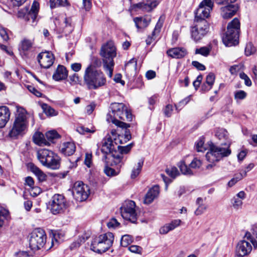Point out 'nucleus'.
<instances>
[{
  "label": "nucleus",
  "instance_id": "nucleus-3",
  "mask_svg": "<svg viewBox=\"0 0 257 257\" xmlns=\"http://www.w3.org/2000/svg\"><path fill=\"white\" fill-rule=\"evenodd\" d=\"M116 148L113 140L110 137L104 138L102 142L101 151L103 154L102 161L107 165H122V157L116 154Z\"/></svg>",
  "mask_w": 257,
  "mask_h": 257
},
{
  "label": "nucleus",
  "instance_id": "nucleus-7",
  "mask_svg": "<svg viewBox=\"0 0 257 257\" xmlns=\"http://www.w3.org/2000/svg\"><path fill=\"white\" fill-rule=\"evenodd\" d=\"M240 26L239 21L237 18L233 19L228 24L227 31L222 37L223 42L225 46L231 47L238 44Z\"/></svg>",
  "mask_w": 257,
  "mask_h": 257
},
{
  "label": "nucleus",
  "instance_id": "nucleus-48",
  "mask_svg": "<svg viewBox=\"0 0 257 257\" xmlns=\"http://www.w3.org/2000/svg\"><path fill=\"white\" fill-rule=\"evenodd\" d=\"M243 65L239 64L238 65H234L230 67L229 72L232 75L236 74V73L243 69Z\"/></svg>",
  "mask_w": 257,
  "mask_h": 257
},
{
  "label": "nucleus",
  "instance_id": "nucleus-54",
  "mask_svg": "<svg viewBox=\"0 0 257 257\" xmlns=\"http://www.w3.org/2000/svg\"><path fill=\"white\" fill-rule=\"evenodd\" d=\"M204 138H200L196 144V150L198 152H204L206 149L204 146Z\"/></svg>",
  "mask_w": 257,
  "mask_h": 257
},
{
  "label": "nucleus",
  "instance_id": "nucleus-22",
  "mask_svg": "<svg viewBox=\"0 0 257 257\" xmlns=\"http://www.w3.org/2000/svg\"><path fill=\"white\" fill-rule=\"evenodd\" d=\"M11 112L6 106H0V128L5 126L10 119Z\"/></svg>",
  "mask_w": 257,
  "mask_h": 257
},
{
  "label": "nucleus",
  "instance_id": "nucleus-16",
  "mask_svg": "<svg viewBox=\"0 0 257 257\" xmlns=\"http://www.w3.org/2000/svg\"><path fill=\"white\" fill-rule=\"evenodd\" d=\"M88 187L85 185L82 182L77 181L74 183L72 189V192L73 197L76 201L82 202L88 198Z\"/></svg>",
  "mask_w": 257,
  "mask_h": 257
},
{
  "label": "nucleus",
  "instance_id": "nucleus-51",
  "mask_svg": "<svg viewBox=\"0 0 257 257\" xmlns=\"http://www.w3.org/2000/svg\"><path fill=\"white\" fill-rule=\"evenodd\" d=\"M76 130L79 134L82 135H85L87 133H93L95 132V130H91L87 127H85L83 126L77 127Z\"/></svg>",
  "mask_w": 257,
  "mask_h": 257
},
{
  "label": "nucleus",
  "instance_id": "nucleus-15",
  "mask_svg": "<svg viewBox=\"0 0 257 257\" xmlns=\"http://www.w3.org/2000/svg\"><path fill=\"white\" fill-rule=\"evenodd\" d=\"M50 206L51 212L57 214L64 212L68 205L64 196L55 194L52 198Z\"/></svg>",
  "mask_w": 257,
  "mask_h": 257
},
{
  "label": "nucleus",
  "instance_id": "nucleus-28",
  "mask_svg": "<svg viewBox=\"0 0 257 257\" xmlns=\"http://www.w3.org/2000/svg\"><path fill=\"white\" fill-rule=\"evenodd\" d=\"M76 147L73 142H66L63 144L61 152L66 156H70L74 154Z\"/></svg>",
  "mask_w": 257,
  "mask_h": 257
},
{
  "label": "nucleus",
  "instance_id": "nucleus-45",
  "mask_svg": "<svg viewBox=\"0 0 257 257\" xmlns=\"http://www.w3.org/2000/svg\"><path fill=\"white\" fill-rule=\"evenodd\" d=\"M45 136L46 138L49 142H52L54 139L59 138V134L54 130L47 132Z\"/></svg>",
  "mask_w": 257,
  "mask_h": 257
},
{
  "label": "nucleus",
  "instance_id": "nucleus-55",
  "mask_svg": "<svg viewBox=\"0 0 257 257\" xmlns=\"http://www.w3.org/2000/svg\"><path fill=\"white\" fill-rule=\"evenodd\" d=\"M215 75L213 73H210L207 76H206V83L208 85H210L211 86V87H212L213 84H214V80H215Z\"/></svg>",
  "mask_w": 257,
  "mask_h": 257
},
{
  "label": "nucleus",
  "instance_id": "nucleus-63",
  "mask_svg": "<svg viewBox=\"0 0 257 257\" xmlns=\"http://www.w3.org/2000/svg\"><path fill=\"white\" fill-rule=\"evenodd\" d=\"M129 250L134 253H140L142 251V248L138 245H132L128 248Z\"/></svg>",
  "mask_w": 257,
  "mask_h": 257
},
{
  "label": "nucleus",
  "instance_id": "nucleus-13",
  "mask_svg": "<svg viewBox=\"0 0 257 257\" xmlns=\"http://www.w3.org/2000/svg\"><path fill=\"white\" fill-rule=\"evenodd\" d=\"M213 6V2L212 0H203L201 2L195 12V22L203 21L209 18Z\"/></svg>",
  "mask_w": 257,
  "mask_h": 257
},
{
  "label": "nucleus",
  "instance_id": "nucleus-33",
  "mask_svg": "<svg viewBox=\"0 0 257 257\" xmlns=\"http://www.w3.org/2000/svg\"><path fill=\"white\" fill-rule=\"evenodd\" d=\"M144 161L140 160L139 162L135 165L132 171L131 177L132 179L136 178L140 173L143 165Z\"/></svg>",
  "mask_w": 257,
  "mask_h": 257
},
{
  "label": "nucleus",
  "instance_id": "nucleus-8",
  "mask_svg": "<svg viewBox=\"0 0 257 257\" xmlns=\"http://www.w3.org/2000/svg\"><path fill=\"white\" fill-rule=\"evenodd\" d=\"M113 240L114 235L111 232L101 234L92 241L91 249L96 252H104L112 246Z\"/></svg>",
  "mask_w": 257,
  "mask_h": 257
},
{
  "label": "nucleus",
  "instance_id": "nucleus-30",
  "mask_svg": "<svg viewBox=\"0 0 257 257\" xmlns=\"http://www.w3.org/2000/svg\"><path fill=\"white\" fill-rule=\"evenodd\" d=\"M196 204L198 205V207L195 211V214L196 215L202 214L207 208V205L205 203V200L201 197L197 199Z\"/></svg>",
  "mask_w": 257,
  "mask_h": 257
},
{
  "label": "nucleus",
  "instance_id": "nucleus-59",
  "mask_svg": "<svg viewBox=\"0 0 257 257\" xmlns=\"http://www.w3.org/2000/svg\"><path fill=\"white\" fill-rule=\"evenodd\" d=\"M109 228H115L119 225V223L115 218H112L107 224Z\"/></svg>",
  "mask_w": 257,
  "mask_h": 257
},
{
  "label": "nucleus",
  "instance_id": "nucleus-11",
  "mask_svg": "<svg viewBox=\"0 0 257 257\" xmlns=\"http://www.w3.org/2000/svg\"><path fill=\"white\" fill-rule=\"evenodd\" d=\"M47 236L44 229L38 228L35 229L31 234L29 239L30 247L33 250L42 248L46 243Z\"/></svg>",
  "mask_w": 257,
  "mask_h": 257
},
{
  "label": "nucleus",
  "instance_id": "nucleus-52",
  "mask_svg": "<svg viewBox=\"0 0 257 257\" xmlns=\"http://www.w3.org/2000/svg\"><path fill=\"white\" fill-rule=\"evenodd\" d=\"M255 51V48L251 43H248L245 49V53L246 56H249L253 54Z\"/></svg>",
  "mask_w": 257,
  "mask_h": 257
},
{
  "label": "nucleus",
  "instance_id": "nucleus-35",
  "mask_svg": "<svg viewBox=\"0 0 257 257\" xmlns=\"http://www.w3.org/2000/svg\"><path fill=\"white\" fill-rule=\"evenodd\" d=\"M136 68L137 60L133 58L125 64L124 69L126 72H130L131 71H135Z\"/></svg>",
  "mask_w": 257,
  "mask_h": 257
},
{
  "label": "nucleus",
  "instance_id": "nucleus-6",
  "mask_svg": "<svg viewBox=\"0 0 257 257\" xmlns=\"http://www.w3.org/2000/svg\"><path fill=\"white\" fill-rule=\"evenodd\" d=\"M84 80L89 89H97L106 83L105 75L101 70L91 69L90 67L86 69Z\"/></svg>",
  "mask_w": 257,
  "mask_h": 257
},
{
  "label": "nucleus",
  "instance_id": "nucleus-39",
  "mask_svg": "<svg viewBox=\"0 0 257 257\" xmlns=\"http://www.w3.org/2000/svg\"><path fill=\"white\" fill-rule=\"evenodd\" d=\"M9 216V211L5 208L0 207V228L3 226L4 221Z\"/></svg>",
  "mask_w": 257,
  "mask_h": 257
},
{
  "label": "nucleus",
  "instance_id": "nucleus-36",
  "mask_svg": "<svg viewBox=\"0 0 257 257\" xmlns=\"http://www.w3.org/2000/svg\"><path fill=\"white\" fill-rule=\"evenodd\" d=\"M43 112L49 116H56L58 112L55 110L47 104H43L42 106Z\"/></svg>",
  "mask_w": 257,
  "mask_h": 257
},
{
  "label": "nucleus",
  "instance_id": "nucleus-49",
  "mask_svg": "<svg viewBox=\"0 0 257 257\" xmlns=\"http://www.w3.org/2000/svg\"><path fill=\"white\" fill-rule=\"evenodd\" d=\"M247 93L243 90H238L234 92V99L236 100H243L246 98Z\"/></svg>",
  "mask_w": 257,
  "mask_h": 257
},
{
  "label": "nucleus",
  "instance_id": "nucleus-31",
  "mask_svg": "<svg viewBox=\"0 0 257 257\" xmlns=\"http://www.w3.org/2000/svg\"><path fill=\"white\" fill-rule=\"evenodd\" d=\"M178 167L179 168L180 171L184 175H191L193 174L190 166L188 167L185 164L184 161H181L178 164Z\"/></svg>",
  "mask_w": 257,
  "mask_h": 257
},
{
  "label": "nucleus",
  "instance_id": "nucleus-21",
  "mask_svg": "<svg viewBox=\"0 0 257 257\" xmlns=\"http://www.w3.org/2000/svg\"><path fill=\"white\" fill-rule=\"evenodd\" d=\"M186 50L182 47L170 48L167 51V54L172 58L180 59L186 55Z\"/></svg>",
  "mask_w": 257,
  "mask_h": 257
},
{
  "label": "nucleus",
  "instance_id": "nucleus-25",
  "mask_svg": "<svg viewBox=\"0 0 257 257\" xmlns=\"http://www.w3.org/2000/svg\"><path fill=\"white\" fill-rule=\"evenodd\" d=\"M68 76V71L66 68L62 65H58L53 75V78L56 81L65 79Z\"/></svg>",
  "mask_w": 257,
  "mask_h": 257
},
{
  "label": "nucleus",
  "instance_id": "nucleus-32",
  "mask_svg": "<svg viewBox=\"0 0 257 257\" xmlns=\"http://www.w3.org/2000/svg\"><path fill=\"white\" fill-rule=\"evenodd\" d=\"M105 164L106 166L104 169V172L107 176L113 177L117 176L119 173L120 168L122 166V165L120 166L119 165H117L119 167L115 170L108 167L109 165H107L106 163Z\"/></svg>",
  "mask_w": 257,
  "mask_h": 257
},
{
  "label": "nucleus",
  "instance_id": "nucleus-10",
  "mask_svg": "<svg viewBox=\"0 0 257 257\" xmlns=\"http://www.w3.org/2000/svg\"><path fill=\"white\" fill-rule=\"evenodd\" d=\"M253 245L254 248H257V241L253 239L249 232L245 233L243 239L240 240L237 244L235 254L238 257H243L248 254L252 250Z\"/></svg>",
  "mask_w": 257,
  "mask_h": 257
},
{
  "label": "nucleus",
  "instance_id": "nucleus-58",
  "mask_svg": "<svg viewBox=\"0 0 257 257\" xmlns=\"http://www.w3.org/2000/svg\"><path fill=\"white\" fill-rule=\"evenodd\" d=\"M182 222L180 219H175L172 220L170 223L168 224L171 229L172 230L177 227L179 226Z\"/></svg>",
  "mask_w": 257,
  "mask_h": 257
},
{
  "label": "nucleus",
  "instance_id": "nucleus-41",
  "mask_svg": "<svg viewBox=\"0 0 257 257\" xmlns=\"http://www.w3.org/2000/svg\"><path fill=\"white\" fill-rule=\"evenodd\" d=\"M101 66V61L97 57H93L91 58V62L87 68H90L91 69L96 70V68L100 67Z\"/></svg>",
  "mask_w": 257,
  "mask_h": 257
},
{
  "label": "nucleus",
  "instance_id": "nucleus-64",
  "mask_svg": "<svg viewBox=\"0 0 257 257\" xmlns=\"http://www.w3.org/2000/svg\"><path fill=\"white\" fill-rule=\"evenodd\" d=\"M192 64L193 66L199 70H204L205 69V66L198 61H193Z\"/></svg>",
  "mask_w": 257,
  "mask_h": 257
},
{
  "label": "nucleus",
  "instance_id": "nucleus-34",
  "mask_svg": "<svg viewBox=\"0 0 257 257\" xmlns=\"http://www.w3.org/2000/svg\"><path fill=\"white\" fill-rule=\"evenodd\" d=\"M133 146V143H131L125 146H117V148L118 149L119 152H117L116 151V154H121V156L123 157V154H127L130 151ZM124 161L123 157H122V165L123 164Z\"/></svg>",
  "mask_w": 257,
  "mask_h": 257
},
{
  "label": "nucleus",
  "instance_id": "nucleus-40",
  "mask_svg": "<svg viewBox=\"0 0 257 257\" xmlns=\"http://www.w3.org/2000/svg\"><path fill=\"white\" fill-rule=\"evenodd\" d=\"M211 50V47L209 45L207 47H202L199 49H196L195 54H200L204 56H207Z\"/></svg>",
  "mask_w": 257,
  "mask_h": 257
},
{
  "label": "nucleus",
  "instance_id": "nucleus-38",
  "mask_svg": "<svg viewBox=\"0 0 257 257\" xmlns=\"http://www.w3.org/2000/svg\"><path fill=\"white\" fill-rule=\"evenodd\" d=\"M63 23L65 25L63 31L66 33H69L72 31V20L71 18H65Z\"/></svg>",
  "mask_w": 257,
  "mask_h": 257
},
{
  "label": "nucleus",
  "instance_id": "nucleus-29",
  "mask_svg": "<svg viewBox=\"0 0 257 257\" xmlns=\"http://www.w3.org/2000/svg\"><path fill=\"white\" fill-rule=\"evenodd\" d=\"M33 139L36 144L40 146L50 145L49 142L45 139L44 135L40 132L35 133Z\"/></svg>",
  "mask_w": 257,
  "mask_h": 257
},
{
  "label": "nucleus",
  "instance_id": "nucleus-24",
  "mask_svg": "<svg viewBox=\"0 0 257 257\" xmlns=\"http://www.w3.org/2000/svg\"><path fill=\"white\" fill-rule=\"evenodd\" d=\"M33 46V42L30 40L24 39L19 45V51L21 54L27 56Z\"/></svg>",
  "mask_w": 257,
  "mask_h": 257
},
{
  "label": "nucleus",
  "instance_id": "nucleus-43",
  "mask_svg": "<svg viewBox=\"0 0 257 257\" xmlns=\"http://www.w3.org/2000/svg\"><path fill=\"white\" fill-rule=\"evenodd\" d=\"M133 241L132 237L130 235H124L121 237L120 245L123 247H126Z\"/></svg>",
  "mask_w": 257,
  "mask_h": 257
},
{
  "label": "nucleus",
  "instance_id": "nucleus-27",
  "mask_svg": "<svg viewBox=\"0 0 257 257\" xmlns=\"http://www.w3.org/2000/svg\"><path fill=\"white\" fill-rule=\"evenodd\" d=\"M151 20L150 17L148 16L143 17H136L134 19L138 29H143L147 27L149 25Z\"/></svg>",
  "mask_w": 257,
  "mask_h": 257
},
{
  "label": "nucleus",
  "instance_id": "nucleus-62",
  "mask_svg": "<svg viewBox=\"0 0 257 257\" xmlns=\"http://www.w3.org/2000/svg\"><path fill=\"white\" fill-rule=\"evenodd\" d=\"M172 111H173L172 105L168 104L166 106L164 112L165 115L166 116L170 117V116H171V115L172 114Z\"/></svg>",
  "mask_w": 257,
  "mask_h": 257
},
{
  "label": "nucleus",
  "instance_id": "nucleus-1",
  "mask_svg": "<svg viewBox=\"0 0 257 257\" xmlns=\"http://www.w3.org/2000/svg\"><path fill=\"white\" fill-rule=\"evenodd\" d=\"M227 132L223 128L217 130L215 133L216 138L222 141L221 146H218L212 142L208 144L209 151L206 154V158L208 161L211 163L218 162L224 157L228 156L231 154L230 149V142L228 140Z\"/></svg>",
  "mask_w": 257,
  "mask_h": 257
},
{
  "label": "nucleus",
  "instance_id": "nucleus-42",
  "mask_svg": "<svg viewBox=\"0 0 257 257\" xmlns=\"http://www.w3.org/2000/svg\"><path fill=\"white\" fill-rule=\"evenodd\" d=\"M50 7L53 9L58 6H65L67 5V0H50Z\"/></svg>",
  "mask_w": 257,
  "mask_h": 257
},
{
  "label": "nucleus",
  "instance_id": "nucleus-26",
  "mask_svg": "<svg viewBox=\"0 0 257 257\" xmlns=\"http://www.w3.org/2000/svg\"><path fill=\"white\" fill-rule=\"evenodd\" d=\"M27 166L28 168L36 175L39 181L43 182L46 180L47 176L33 163H28Z\"/></svg>",
  "mask_w": 257,
  "mask_h": 257
},
{
  "label": "nucleus",
  "instance_id": "nucleus-53",
  "mask_svg": "<svg viewBox=\"0 0 257 257\" xmlns=\"http://www.w3.org/2000/svg\"><path fill=\"white\" fill-rule=\"evenodd\" d=\"M239 77L244 81V84L246 86L249 87L252 85V82L249 77L244 72L239 74Z\"/></svg>",
  "mask_w": 257,
  "mask_h": 257
},
{
  "label": "nucleus",
  "instance_id": "nucleus-14",
  "mask_svg": "<svg viewBox=\"0 0 257 257\" xmlns=\"http://www.w3.org/2000/svg\"><path fill=\"white\" fill-rule=\"evenodd\" d=\"M195 25L191 28L192 38L196 42L202 39L209 32V26L206 20L195 22Z\"/></svg>",
  "mask_w": 257,
  "mask_h": 257
},
{
  "label": "nucleus",
  "instance_id": "nucleus-57",
  "mask_svg": "<svg viewBox=\"0 0 257 257\" xmlns=\"http://www.w3.org/2000/svg\"><path fill=\"white\" fill-rule=\"evenodd\" d=\"M27 88L29 91L33 93L34 95L37 97H41L42 95V93L36 89L32 85H28Z\"/></svg>",
  "mask_w": 257,
  "mask_h": 257
},
{
  "label": "nucleus",
  "instance_id": "nucleus-18",
  "mask_svg": "<svg viewBox=\"0 0 257 257\" xmlns=\"http://www.w3.org/2000/svg\"><path fill=\"white\" fill-rule=\"evenodd\" d=\"M37 60L42 68L48 69L53 64L54 57L51 53L44 52L39 54Z\"/></svg>",
  "mask_w": 257,
  "mask_h": 257
},
{
  "label": "nucleus",
  "instance_id": "nucleus-19",
  "mask_svg": "<svg viewBox=\"0 0 257 257\" xmlns=\"http://www.w3.org/2000/svg\"><path fill=\"white\" fill-rule=\"evenodd\" d=\"M159 193V186L155 185L152 187L146 193L143 201L144 203L148 205L152 203L158 197Z\"/></svg>",
  "mask_w": 257,
  "mask_h": 257
},
{
  "label": "nucleus",
  "instance_id": "nucleus-50",
  "mask_svg": "<svg viewBox=\"0 0 257 257\" xmlns=\"http://www.w3.org/2000/svg\"><path fill=\"white\" fill-rule=\"evenodd\" d=\"M163 21L161 20V19H160L158 20V22L157 23L155 29L153 32H152V35L153 36H156L159 35V34L161 32V30L163 26Z\"/></svg>",
  "mask_w": 257,
  "mask_h": 257
},
{
  "label": "nucleus",
  "instance_id": "nucleus-2",
  "mask_svg": "<svg viewBox=\"0 0 257 257\" xmlns=\"http://www.w3.org/2000/svg\"><path fill=\"white\" fill-rule=\"evenodd\" d=\"M110 111L106 116V120L109 122H112L121 128H128L130 125L122 121H131L133 120V115L127 109L126 106L123 103L113 102L110 105Z\"/></svg>",
  "mask_w": 257,
  "mask_h": 257
},
{
  "label": "nucleus",
  "instance_id": "nucleus-20",
  "mask_svg": "<svg viewBox=\"0 0 257 257\" xmlns=\"http://www.w3.org/2000/svg\"><path fill=\"white\" fill-rule=\"evenodd\" d=\"M39 10V4L34 1L32 4L31 10L29 11V9H26V12L24 13V16L26 17L28 20H32V22L36 20L38 13Z\"/></svg>",
  "mask_w": 257,
  "mask_h": 257
},
{
  "label": "nucleus",
  "instance_id": "nucleus-4",
  "mask_svg": "<svg viewBox=\"0 0 257 257\" xmlns=\"http://www.w3.org/2000/svg\"><path fill=\"white\" fill-rule=\"evenodd\" d=\"M28 118L27 111L22 107H18L15 120L9 133L10 138L16 139L25 134L29 124Z\"/></svg>",
  "mask_w": 257,
  "mask_h": 257
},
{
  "label": "nucleus",
  "instance_id": "nucleus-12",
  "mask_svg": "<svg viewBox=\"0 0 257 257\" xmlns=\"http://www.w3.org/2000/svg\"><path fill=\"white\" fill-rule=\"evenodd\" d=\"M236 1L213 0V2L219 5H225L220 8V14L224 19H228L235 15L238 10V5L234 4Z\"/></svg>",
  "mask_w": 257,
  "mask_h": 257
},
{
  "label": "nucleus",
  "instance_id": "nucleus-46",
  "mask_svg": "<svg viewBox=\"0 0 257 257\" xmlns=\"http://www.w3.org/2000/svg\"><path fill=\"white\" fill-rule=\"evenodd\" d=\"M231 204L235 209H239L242 205V200L234 196L231 200Z\"/></svg>",
  "mask_w": 257,
  "mask_h": 257
},
{
  "label": "nucleus",
  "instance_id": "nucleus-44",
  "mask_svg": "<svg viewBox=\"0 0 257 257\" xmlns=\"http://www.w3.org/2000/svg\"><path fill=\"white\" fill-rule=\"evenodd\" d=\"M166 173L173 179L175 178L179 175L177 168L175 167L167 168L166 170Z\"/></svg>",
  "mask_w": 257,
  "mask_h": 257
},
{
  "label": "nucleus",
  "instance_id": "nucleus-56",
  "mask_svg": "<svg viewBox=\"0 0 257 257\" xmlns=\"http://www.w3.org/2000/svg\"><path fill=\"white\" fill-rule=\"evenodd\" d=\"M202 163L200 160L194 158L190 164V168L198 169L201 166Z\"/></svg>",
  "mask_w": 257,
  "mask_h": 257
},
{
  "label": "nucleus",
  "instance_id": "nucleus-9",
  "mask_svg": "<svg viewBox=\"0 0 257 257\" xmlns=\"http://www.w3.org/2000/svg\"><path fill=\"white\" fill-rule=\"evenodd\" d=\"M37 158L42 164L52 169H57L60 166V158L52 151L42 149L38 151Z\"/></svg>",
  "mask_w": 257,
  "mask_h": 257
},
{
  "label": "nucleus",
  "instance_id": "nucleus-60",
  "mask_svg": "<svg viewBox=\"0 0 257 257\" xmlns=\"http://www.w3.org/2000/svg\"><path fill=\"white\" fill-rule=\"evenodd\" d=\"M0 36L5 41L9 40V36L7 30L3 27H0Z\"/></svg>",
  "mask_w": 257,
  "mask_h": 257
},
{
  "label": "nucleus",
  "instance_id": "nucleus-61",
  "mask_svg": "<svg viewBox=\"0 0 257 257\" xmlns=\"http://www.w3.org/2000/svg\"><path fill=\"white\" fill-rule=\"evenodd\" d=\"M92 163V155L91 154L86 153L85 154L84 163L88 167H90Z\"/></svg>",
  "mask_w": 257,
  "mask_h": 257
},
{
  "label": "nucleus",
  "instance_id": "nucleus-17",
  "mask_svg": "<svg viewBox=\"0 0 257 257\" xmlns=\"http://www.w3.org/2000/svg\"><path fill=\"white\" fill-rule=\"evenodd\" d=\"M136 204L133 201H129L123 209L121 210V216L125 220L131 222L136 223L137 221V213L135 210Z\"/></svg>",
  "mask_w": 257,
  "mask_h": 257
},
{
  "label": "nucleus",
  "instance_id": "nucleus-23",
  "mask_svg": "<svg viewBox=\"0 0 257 257\" xmlns=\"http://www.w3.org/2000/svg\"><path fill=\"white\" fill-rule=\"evenodd\" d=\"M124 128V134L123 135H118L113 137V141L116 146L126 143L132 138L130 132L127 130V128Z\"/></svg>",
  "mask_w": 257,
  "mask_h": 257
},
{
  "label": "nucleus",
  "instance_id": "nucleus-5",
  "mask_svg": "<svg viewBox=\"0 0 257 257\" xmlns=\"http://www.w3.org/2000/svg\"><path fill=\"white\" fill-rule=\"evenodd\" d=\"M100 55L102 57L104 70L109 77L112 76L114 63L113 58L116 57V48L112 42H108L102 46Z\"/></svg>",
  "mask_w": 257,
  "mask_h": 257
},
{
  "label": "nucleus",
  "instance_id": "nucleus-37",
  "mask_svg": "<svg viewBox=\"0 0 257 257\" xmlns=\"http://www.w3.org/2000/svg\"><path fill=\"white\" fill-rule=\"evenodd\" d=\"M156 4L155 2H151L150 3H141L137 5V7L143 11L150 12L152 10L153 7H155Z\"/></svg>",
  "mask_w": 257,
  "mask_h": 257
},
{
  "label": "nucleus",
  "instance_id": "nucleus-47",
  "mask_svg": "<svg viewBox=\"0 0 257 257\" xmlns=\"http://www.w3.org/2000/svg\"><path fill=\"white\" fill-rule=\"evenodd\" d=\"M69 82L71 85H75L79 84L81 82L80 78L77 74H73L72 75H70L69 77Z\"/></svg>",
  "mask_w": 257,
  "mask_h": 257
}]
</instances>
